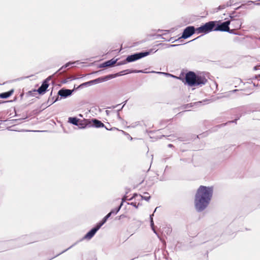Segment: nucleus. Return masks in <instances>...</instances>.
Returning <instances> with one entry per match:
<instances>
[{
  "label": "nucleus",
  "mask_w": 260,
  "mask_h": 260,
  "mask_svg": "<svg viewBox=\"0 0 260 260\" xmlns=\"http://www.w3.org/2000/svg\"><path fill=\"white\" fill-rule=\"evenodd\" d=\"M151 51H146L144 52H140L134 54L129 55L126 57V62H130L136 61L142 57H145L150 54Z\"/></svg>",
  "instance_id": "nucleus-4"
},
{
  "label": "nucleus",
  "mask_w": 260,
  "mask_h": 260,
  "mask_svg": "<svg viewBox=\"0 0 260 260\" xmlns=\"http://www.w3.org/2000/svg\"><path fill=\"white\" fill-rule=\"evenodd\" d=\"M73 63H70V62L67 63V64H66V65L64 66H62L58 71H60L62 70L63 69V68H64L68 67L70 64H73Z\"/></svg>",
  "instance_id": "nucleus-21"
},
{
  "label": "nucleus",
  "mask_w": 260,
  "mask_h": 260,
  "mask_svg": "<svg viewBox=\"0 0 260 260\" xmlns=\"http://www.w3.org/2000/svg\"><path fill=\"white\" fill-rule=\"evenodd\" d=\"M101 226L98 224L95 228L91 229L84 236V238L86 239H90L96 233V232L100 229Z\"/></svg>",
  "instance_id": "nucleus-8"
},
{
  "label": "nucleus",
  "mask_w": 260,
  "mask_h": 260,
  "mask_svg": "<svg viewBox=\"0 0 260 260\" xmlns=\"http://www.w3.org/2000/svg\"><path fill=\"white\" fill-rule=\"evenodd\" d=\"M213 192L212 186H200L198 189L194 199V206L198 212L205 209L209 204Z\"/></svg>",
  "instance_id": "nucleus-1"
},
{
  "label": "nucleus",
  "mask_w": 260,
  "mask_h": 260,
  "mask_svg": "<svg viewBox=\"0 0 260 260\" xmlns=\"http://www.w3.org/2000/svg\"><path fill=\"white\" fill-rule=\"evenodd\" d=\"M116 61H117V59L114 60V59H112L111 60L107 61L106 63L108 64V67H111V66L114 65L116 62Z\"/></svg>",
  "instance_id": "nucleus-16"
},
{
  "label": "nucleus",
  "mask_w": 260,
  "mask_h": 260,
  "mask_svg": "<svg viewBox=\"0 0 260 260\" xmlns=\"http://www.w3.org/2000/svg\"><path fill=\"white\" fill-rule=\"evenodd\" d=\"M68 249H67L66 250H64V251H62V252L61 253H62L64 252V251H67Z\"/></svg>",
  "instance_id": "nucleus-30"
},
{
  "label": "nucleus",
  "mask_w": 260,
  "mask_h": 260,
  "mask_svg": "<svg viewBox=\"0 0 260 260\" xmlns=\"http://www.w3.org/2000/svg\"><path fill=\"white\" fill-rule=\"evenodd\" d=\"M49 78L46 79L42 83L41 86L38 89L37 91L40 94L44 93L46 89L48 87L49 84L48 83Z\"/></svg>",
  "instance_id": "nucleus-10"
},
{
  "label": "nucleus",
  "mask_w": 260,
  "mask_h": 260,
  "mask_svg": "<svg viewBox=\"0 0 260 260\" xmlns=\"http://www.w3.org/2000/svg\"><path fill=\"white\" fill-rule=\"evenodd\" d=\"M141 198L144 199L147 201H148L150 199V196L149 195V193L147 192H145L144 196H141Z\"/></svg>",
  "instance_id": "nucleus-17"
},
{
  "label": "nucleus",
  "mask_w": 260,
  "mask_h": 260,
  "mask_svg": "<svg viewBox=\"0 0 260 260\" xmlns=\"http://www.w3.org/2000/svg\"><path fill=\"white\" fill-rule=\"evenodd\" d=\"M117 75H121V74H120L119 75L116 74L114 76L113 75H109L106 76L104 77L98 78L96 79L85 82V83H83L82 85H90L93 84H97V83H99L100 82H103L106 81L110 79H111L114 77H116Z\"/></svg>",
  "instance_id": "nucleus-5"
},
{
  "label": "nucleus",
  "mask_w": 260,
  "mask_h": 260,
  "mask_svg": "<svg viewBox=\"0 0 260 260\" xmlns=\"http://www.w3.org/2000/svg\"><path fill=\"white\" fill-rule=\"evenodd\" d=\"M201 103H202L201 102H197V103H195L194 104H201Z\"/></svg>",
  "instance_id": "nucleus-26"
},
{
  "label": "nucleus",
  "mask_w": 260,
  "mask_h": 260,
  "mask_svg": "<svg viewBox=\"0 0 260 260\" xmlns=\"http://www.w3.org/2000/svg\"><path fill=\"white\" fill-rule=\"evenodd\" d=\"M230 24V21H226L220 24H218L217 26L215 25L214 31H227L231 33V30L229 26Z\"/></svg>",
  "instance_id": "nucleus-6"
},
{
  "label": "nucleus",
  "mask_w": 260,
  "mask_h": 260,
  "mask_svg": "<svg viewBox=\"0 0 260 260\" xmlns=\"http://www.w3.org/2000/svg\"><path fill=\"white\" fill-rule=\"evenodd\" d=\"M122 205V203H121V204H120V205L119 206L118 208L112 210V211H114V213H113L112 214H116L118 212L119 210L120 209Z\"/></svg>",
  "instance_id": "nucleus-20"
},
{
  "label": "nucleus",
  "mask_w": 260,
  "mask_h": 260,
  "mask_svg": "<svg viewBox=\"0 0 260 260\" xmlns=\"http://www.w3.org/2000/svg\"><path fill=\"white\" fill-rule=\"evenodd\" d=\"M237 91H238L237 89H235V90H231V91H229L228 92V95H229L231 93H234V92H236Z\"/></svg>",
  "instance_id": "nucleus-23"
},
{
  "label": "nucleus",
  "mask_w": 260,
  "mask_h": 260,
  "mask_svg": "<svg viewBox=\"0 0 260 260\" xmlns=\"http://www.w3.org/2000/svg\"><path fill=\"white\" fill-rule=\"evenodd\" d=\"M117 115V117H118V119H121V117L120 116L119 113H118Z\"/></svg>",
  "instance_id": "nucleus-25"
},
{
  "label": "nucleus",
  "mask_w": 260,
  "mask_h": 260,
  "mask_svg": "<svg viewBox=\"0 0 260 260\" xmlns=\"http://www.w3.org/2000/svg\"><path fill=\"white\" fill-rule=\"evenodd\" d=\"M153 215V214H152L150 216V224H151V226L152 228V229L153 230L154 232L156 234L155 230L154 229V222H153V219H152V216Z\"/></svg>",
  "instance_id": "nucleus-19"
},
{
  "label": "nucleus",
  "mask_w": 260,
  "mask_h": 260,
  "mask_svg": "<svg viewBox=\"0 0 260 260\" xmlns=\"http://www.w3.org/2000/svg\"><path fill=\"white\" fill-rule=\"evenodd\" d=\"M216 21H209L203 25L197 28L196 31L198 34L204 33L207 34L214 30L215 27Z\"/></svg>",
  "instance_id": "nucleus-3"
},
{
  "label": "nucleus",
  "mask_w": 260,
  "mask_h": 260,
  "mask_svg": "<svg viewBox=\"0 0 260 260\" xmlns=\"http://www.w3.org/2000/svg\"><path fill=\"white\" fill-rule=\"evenodd\" d=\"M108 64L106 63V61L104 62L103 63H102L101 66H100V67H102V68H105V67H108Z\"/></svg>",
  "instance_id": "nucleus-22"
},
{
  "label": "nucleus",
  "mask_w": 260,
  "mask_h": 260,
  "mask_svg": "<svg viewBox=\"0 0 260 260\" xmlns=\"http://www.w3.org/2000/svg\"><path fill=\"white\" fill-rule=\"evenodd\" d=\"M157 73L159 74H165L164 73H162V72H157Z\"/></svg>",
  "instance_id": "nucleus-27"
},
{
  "label": "nucleus",
  "mask_w": 260,
  "mask_h": 260,
  "mask_svg": "<svg viewBox=\"0 0 260 260\" xmlns=\"http://www.w3.org/2000/svg\"><path fill=\"white\" fill-rule=\"evenodd\" d=\"M113 213H114V211H111L103 219L102 221L98 224L101 227L106 222L108 218Z\"/></svg>",
  "instance_id": "nucleus-13"
},
{
  "label": "nucleus",
  "mask_w": 260,
  "mask_h": 260,
  "mask_svg": "<svg viewBox=\"0 0 260 260\" xmlns=\"http://www.w3.org/2000/svg\"><path fill=\"white\" fill-rule=\"evenodd\" d=\"M248 3H253L254 2L253 1H248Z\"/></svg>",
  "instance_id": "nucleus-28"
},
{
  "label": "nucleus",
  "mask_w": 260,
  "mask_h": 260,
  "mask_svg": "<svg viewBox=\"0 0 260 260\" xmlns=\"http://www.w3.org/2000/svg\"><path fill=\"white\" fill-rule=\"evenodd\" d=\"M58 97L56 99V100H55V101H57V100H58Z\"/></svg>",
  "instance_id": "nucleus-31"
},
{
  "label": "nucleus",
  "mask_w": 260,
  "mask_h": 260,
  "mask_svg": "<svg viewBox=\"0 0 260 260\" xmlns=\"http://www.w3.org/2000/svg\"><path fill=\"white\" fill-rule=\"evenodd\" d=\"M230 6H231V4H229V3L228 2L226 5H223L221 6H219L218 8V10H220L221 9H223L225 8L226 7Z\"/></svg>",
  "instance_id": "nucleus-18"
},
{
  "label": "nucleus",
  "mask_w": 260,
  "mask_h": 260,
  "mask_svg": "<svg viewBox=\"0 0 260 260\" xmlns=\"http://www.w3.org/2000/svg\"><path fill=\"white\" fill-rule=\"evenodd\" d=\"M92 122L94 126L96 127H102L104 126V124L101 121L97 119H93Z\"/></svg>",
  "instance_id": "nucleus-12"
},
{
  "label": "nucleus",
  "mask_w": 260,
  "mask_h": 260,
  "mask_svg": "<svg viewBox=\"0 0 260 260\" xmlns=\"http://www.w3.org/2000/svg\"><path fill=\"white\" fill-rule=\"evenodd\" d=\"M73 90L70 89H61L58 92V94L61 96V98H66L72 94Z\"/></svg>",
  "instance_id": "nucleus-9"
},
{
  "label": "nucleus",
  "mask_w": 260,
  "mask_h": 260,
  "mask_svg": "<svg viewBox=\"0 0 260 260\" xmlns=\"http://www.w3.org/2000/svg\"><path fill=\"white\" fill-rule=\"evenodd\" d=\"M13 90H12L11 91H9L8 92H4V93H2L0 94V97L1 98H3V99H6V98H9L10 95H11V94L13 93Z\"/></svg>",
  "instance_id": "nucleus-14"
},
{
  "label": "nucleus",
  "mask_w": 260,
  "mask_h": 260,
  "mask_svg": "<svg viewBox=\"0 0 260 260\" xmlns=\"http://www.w3.org/2000/svg\"><path fill=\"white\" fill-rule=\"evenodd\" d=\"M195 29L193 26H190L187 27L183 31L181 38L186 39L190 37L194 33Z\"/></svg>",
  "instance_id": "nucleus-7"
},
{
  "label": "nucleus",
  "mask_w": 260,
  "mask_h": 260,
  "mask_svg": "<svg viewBox=\"0 0 260 260\" xmlns=\"http://www.w3.org/2000/svg\"><path fill=\"white\" fill-rule=\"evenodd\" d=\"M185 80L186 83L191 86L204 85L207 82V79L204 77L197 76L192 72H189L186 74Z\"/></svg>",
  "instance_id": "nucleus-2"
},
{
  "label": "nucleus",
  "mask_w": 260,
  "mask_h": 260,
  "mask_svg": "<svg viewBox=\"0 0 260 260\" xmlns=\"http://www.w3.org/2000/svg\"><path fill=\"white\" fill-rule=\"evenodd\" d=\"M69 121L74 125H77L78 119L76 117H70L69 118Z\"/></svg>",
  "instance_id": "nucleus-15"
},
{
  "label": "nucleus",
  "mask_w": 260,
  "mask_h": 260,
  "mask_svg": "<svg viewBox=\"0 0 260 260\" xmlns=\"http://www.w3.org/2000/svg\"><path fill=\"white\" fill-rule=\"evenodd\" d=\"M121 73H124L125 74H128V73H148V72H144L143 70H126L124 71H122Z\"/></svg>",
  "instance_id": "nucleus-11"
},
{
  "label": "nucleus",
  "mask_w": 260,
  "mask_h": 260,
  "mask_svg": "<svg viewBox=\"0 0 260 260\" xmlns=\"http://www.w3.org/2000/svg\"><path fill=\"white\" fill-rule=\"evenodd\" d=\"M168 146H169V147H172V144H169Z\"/></svg>",
  "instance_id": "nucleus-29"
},
{
  "label": "nucleus",
  "mask_w": 260,
  "mask_h": 260,
  "mask_svg": "<svg viewBox=\"0 0 260 260\" xmlns=\"http://www.w3.org/2000/svg\"><path fill=\"white\" fill-rule=\"evenodd\" d=\"M131 205L134 206V207H135L136 208H138V206L136 205V203H131Z\"/></svg>",
  "instance_id": "nucleus-24"
}]
</instances>
